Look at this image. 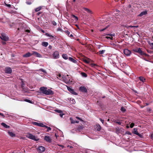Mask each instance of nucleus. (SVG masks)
Returning a JSON list of instances; mask_svg holds the SVG:
<instances>
[{
    "mask_svg": "<svg viewBox=\"0 0 153 153\" xmlns=\"http://www.w3.org/2000/svg\"><path fill=\"white\" fill-rule=\"evenodd\" d=\"M37 71H42V72H43V73H45L46 74L47 73L46 71L42 68H41V69H39L38 70H37Z\"/></svg>",
    "mask_w": 153,
    "mask_h": 153,
    "instance_id": "obj_27",
    "label": "nucleus"
},
{
    "mask_svg": "<svg viewBox=\"0 0 153 153\" xmlns=\"http://www.w3.org/2000/svg\"><path fill=\"white\" fill-rule=\"evenodd\" d=\"M73 17L74 18H75V20H78V17H77L76 16H75V15H73Z\"/></svg>",
    "mask_w": 153,
    "mask_h": 153,
    "instance_id": "obj_42",
    "label": "nucleus"
},
{
    "mask_svg": "<svg viewBox=\"0 0 153 153\" xmlns=\"http://www.w3.org/2000/svg\"><path fill=\"white\" fill-rule=\"evenodd\" d=\"M133 51L135 52H137V53H139L140 55H144L145 56H146L147 55V54L146 53H144L141 50V48H137L136 49H134L133 50Z\"/></svg>",
    "mask_w": 153,
    "mask_h": 153,
    "instance_id": "obj_4",
    "label": "nucleus"
},
{
    "mask_svg": "<svg viewBox=\"0 0 153 153\" xmlns=\"http://www.w3.org/2000/svg\"><path fill=\"white\" fill-rule=\"evenodd\" d=\"M45 127L46 128H47V130L46 131L47 132L49 131H50L51 130V128L50 127H48V126H45Z\"/></svg>",
    "mask_w": 153,
    "mask_h": 153,
    "instance_id": "obj_32",
    "label": "nucleus"
},
{
    "mask_svg": "<svg viewBox=\"0 0 153 153\" xmlns=\"http://www.w3.org/2000/svg\"><path fill=\"white\" fill-rule=\"evenodd\" d=\"M63 115H64V114H62V113H60V114H59V116L60 117H62Z\"/></svg>",
    "mask_w": 153,
    "mask_h": 153,
    "instance_id": "obj_55",
    "label": "nucleus"
},
{
    "mask_svg": "<svg viewBox=\"0 0 153 153\" xmlns=\"http://www.w3.org/2000/svg\"><path fill=\"white\" fill-rule=\"evenodd\" d=\"M124 54L127 56H130L131 53V51L128 49H125L123 51Z\"/></svg>",
    "mask_w": 153,
    "mask_h": 153,
    "instance_id": "obj_8",
    "label": "nucleus"
},
{
    "mask_svg": "<svg viewBox=\"0 0 153 153\" xmlns=\"http://www.w3.org/2000/svg\"><path fill=\"white\" fill-rule=\"evenodd\" d=\"M26 31L28 33H30V31L29 30H27Z\"/></svg>",
    "mask_w": 153,
    "mask_h": 153,
    "instance_id": "obj_58",
    "label": "nucleus"
},
{
    "mask_svg": "<svg viewBox=\"0 0 153 153\" xmlns=\"http://www.w3.org/2000/svg\"><path fill=\"white\" fill-rule=\"evenodd\" d=\"M151 138L153 139V133H152L151 135Z\"/></svg>",
    "mask_w": 153,
    "mask_h": 153,
    "instance_id": "obj_54",
    "label": "nucleus"
},
{
    "mask_svg": "<svg viewBox=\"0 0 153 153\" xmlns=\"http://www.w3.org/2000/svg\"><path fill=\"white\" fill-rule=\"evenodd\" d=\"M0 38L1 39L5 41H7L8 40V37L4 33H2L1 34V36Z\"/></svg>",
    "mask_w": 153,
    "mask_h": 153,
    "instance_id": "obj_7",
    "label": "nucleus"
},
{
    "mask_svg": "<svg viewBox=\"0 0 153 153\" xmlns=\"http://www.w3.org/2000/svg\"><path fill=\"white\" fill-rule=\"evenodd\" d=\"M139 78L140 80L143 82H144L145 81V79L142 76H140Z\"/></svg>",
    "mask_w": 153,
    "mask_h": 153,
    "instance_id": "obj_24",
    "label": "nucleus"
},
{
    "mask_svg": "<svg viewBox=\"0 0 153 153\" xmlns=\"http://www.w3.org/2000/svg\"><path fill=\"white\" fill-rule=\"evenodd\" d=\"M52 46L51 45H49V48L51 49V48Z\"/></svg>",
    "mask_w": 153,
    "mask_h": 153,
    "instance_id": "obj_59",
    "label": "nucleus"
},
{
    "mask_svg": "<svg viewBox=\"0 0 153 153\" xmlns=\"http://www.w3.org/2000/svg\"><path fill=\"white\" fill-rule=\"evenodd\" d=\"M55 111L59 113H62V111L61 110H55Z\"/></svg>",
    "mask_w": 153,
    "mask_h": 153,
    "instance_id": "obj_38",
    "label": "nucleus"
},
{
    "mask_svg": "<svg viewBox=\"0 0 153 153\" xmlns=\"http://www.w3.org/2000/svg\"><path fill=\"white\" fill-rule=\"evenodd\" d=\"M68 59L70 61L74 63H76L77 62V61L73 59V58L70 57L68 58Z\"/></svg>",
    "mask_w": 153,
    "mask_h": 153,
    "instance_id": "obj_18",
    "label": "nucleus"
},
{
    "mask_svg": "<svg viewBox=\"0 0 153 153\" xmlns=\"http://www.w3.org/2000/svg\"><path fill=\"white\" fill-rule=\"evenodd\" d=\"M83 128V126H79L78 128V129L80 131L81 130H82V129Z\"/></svg>",
    "mask_w": 153,
    "mask_h": 153,
    "instance_id": "obj_37",
    "label": "nucleus"
},
{
    "mask_svg": "<svg viewBox=\"0 0 153 153\" xmlns=\"http://www.w3.org/2000/svg\"><path fill=\"white\" fill-rule=\"evenodd\" d=\"M8 134L9 135L10 137H16V135L12 132H10V131H7Z\"/></svg>",
    "mask_w": 153,
    "mask_h": 153,
    "instance_id": "obj_14",
    "label": "nucleus"
},
{
    "mask_svg": "<svg viewBox=\"0 0 153 153\" xmlns=\"http://www.w3.org/2000/svg\"><path fill=\"white\" fill-rule=\"evenodd\" d=\"M126 133L127 134H128V135H131V132H129V131H127V132Z\"/></svg>",
    "mask_w": 153,
    "mask_h": 153,
    "instance_id": "obj_48",
    "label": "nucleus"
},
{
    "mask_svg": "<svg viewBox=\"0 0 153 153\" xmlns=\"http://www.w3.org/2000/svg\"><path fill=\"white\" fill-rule=\"evenodd\" d=\"M64 32L66 33L68 35V36L70 35V32L69 31L67 30L64 31Z\"/></svg>",
    "mask_w": 153,
    "mask_h": 153,
    "instance_id": "obj_36",
    "label": "nucleus"
},
{
    "mask_svg": "<svg viewBox=\"0 0 153 153\" xmlns=\"http://www.w3.org/2000/svg\"><path fill=\"white\" fill-rule=\"evenodd\" d=\"M147 13V11L146 10L141 12L139 15L138 16L141 17L144 15H146Z\"/></svg>",
    "mask_w": 153,
    "mask_h": 153,
    "instance_id": "obj_16",
    "label": "nucleus"
},
{
    "mask_svg": "<svg viewBox=\"0 0 153 153\" xmlns=\"http://www.w3.org/2000/svg\"><path fill=\"white\" fill-rule=\"evenodd\" d=\"M52 23L54 25H56L57 24L56 22L54 21H52Z\"/></svg>",
    "mask_w": 153,
    "mask_h": 153,
    "instance_id": "obj_43",
    "label": "nucleus"
},
{
    "mask_svg": "<svg viewBox=\"0 0 153 153\" xmlns=\"http://www.w3.org/2000/svg\"><path fill=\"white\" fill-rule=\"evenodd\" d=\"M60 146L62 147V148H63L64 147V146L63 145H61Z\"/></svg>",
    "mask_w": 153,
    "mask_h": 153,
    "instance_id": "obj_63",
    "label": "nucleus"
},
{
    "mask_svg": "<svg viewBox=\"0 0 153 153\" xmlns=\"http://www.w3.org/2000/svg\"><path fill=\"white\" fill-rule=\"evenodd\" d=\"M117 56L115 55L114 54L111 56L109 57V61L111 63L112 62L113 64L115 63V61L117 60Z\"/></svg>",
    "mask_w": 153,
    "mask_h": 153,
    "instance_id": "obj_2",
    "label": "nucleus"
},
{
    "mask_svg": "<svg viewBox=\"0 0 153 153\" xmlns=\"http://www.w3.org/2000/svg\"><path fill=\"white\" fill-rule=\"evenodd\" d=\"M101 127L99 125H97V131H100V129H101Z\"/></svg>",
    "mask_w": 153,
    "mask_h": 153,
    "instance_id": "obj_28",
    "label": "nucleus"
},
{
    "mask_svg": "<svg viewBox=\"0 0 153 153\" xmlns=\"http://www.w3.org/2000/svg\"><path fill=\"white\" fill-rule=\"evenodd\" d=\"M81 75H82V76H83L84 77H87V75L86 74H85V73H81Z\"/></svg>",
    "mask_w": 153,
    "mask_h": 153,
    "instance_id": "obj_33",
    "label": "nucleus"
},
{
    "mask_svg": "<svg viewBox=\"0 0 153 153\" xmlns=\"http://www.w3.org/2000/svg\"><path fill=\"white\" fill-rule=\"evenodd\" d=\"M62 56V58L65 59L67 60L68 59V56L66 54H63Z\"/></svg>",
    "mask_w": 153,
    "mask_h": 153,
    "instance_id": "obj_20",
    "label": "nucleus"
},
{
    "mask_svg": "<svg viewBox=\"0 0 153 153\" xmlns=\"http://www.w3.org/2000/svg\"><path fill=\"white\" fill-rule=\"evenodd\" d=\"M25 101L30 103L31 102L30 100L28 99H25Z\"/></svg>",
    "mask_w": 153,
    "mask_h": 153,
    "instance_id": "obj_46",
    "label": "nucleus"
},
{
    "mask_svg": "<svg viewBox=\"0 0 153 153\" xmlns=\"http://www.w3.org/2000/svg\"><path fill=\"white\" fill-rule=\"evenodd\" d=\"M70 120L71 121V123H79V121H78L77 120H73V118L72 117H70Z\"/></svg>",
    "mask_w": 153,
    "mask_h": 153,
    "instance_id": "obj_17",
    "label": "nucleus"
},
{
    "mask_svg": "<svg viewBox=\"0 0 153 153\" xmlns=\"http://www.w3.org/2000/svg\"><path fill=\"white\" fill-rule=\"evenodd\" d=\"M40 14V13H37V15H39V14Z\"/></svg>",
    "mask_w": 153,
    "mask_h": 153,
    "instance_id": "obj_64",
    "label": "nucleus"
},
{
    "mask_svg": "<svg viewBox=\"0 0 153 153\" xmlns=\"http://www.w3.org/2000/svg\"><path fill=\"white\" fill-rule=\"evenodd\" d=\"M70 102L73 104H74L75 103V101L74 99L72 98L71 99V101Z\"/></svg>",
    "mask_w": 153,
    "mask_h": 153,
    "instance_id": "obj_29",
    "label": "nucleus"
},
{
    "mask_svg": "<svg viewBox=\"0 0 153 153\" xmlns=\"http://www.w3.org/2000/svg\"><path fill=\"white\" fill-rule=\"evenodd\" d=\"M115 122L116 123L118 124L119 125H121V122H120V121H115Z\"/></svg>",
    "mask_w": 153,
    "mask_h": 153,
    "instance_id": "obj_39",
    "label": "nucleus"
},
{
    "mask_svg": "<svg viewBox=\"0 0 153 153\" xmlns=\"http://www.w3.org/2000/svg\"><path fill=\"white\" fill-rule=\"evenodd\" d=\"M137 135L138 136H139L140 137H142V136H143L142 134H140L139 133L138 134H137Z\"/></svg>",
    "mask_w": 153,
    "mask_h": 153,
    "instance_id": "obj_51",
    "label": "nucleus"
},
{
    "mask_svg": "<svg viewBox=\"0 0 153 153\" xmlns=\"http://www.w3.org/2000/svg\"><path fill=\"white\" fill-rule=\"evenodd\" d=\"M134 131L133 132V133L134 134H135L137 135V134H138L139 133L138 132L137 129H136L135 128H134Z\"/></svg>",
    "mask_w": 153,
    "mask_h": 153,
    "instance_id": "obj_25",
    "label": "nucleus"
},
{
    "mask_svg": "<svg viewBox=\"0 0 153 153\" xmlns=\"http://www.w3.org/2000/svg\"><path fill=\"white\" fill-rule=\"evenodd\" d=\"M32 55H34L36 56L37 57L39 58L42 57V56L37 52L35 51H32Z\"/></svg>",
    "mask_w": 153,
    "mask_h": 153,
    "instance_id": "obj_10",
    "label": "nucleus"
},
{
    "mask_svg": "<svg viewBox=\"0 0 153 153\" xmlns=\"http://www.w3.org/2000/svg\"><path fill=\"white\" fill-rule=\"evenodd\" d=\"M69 36L71 37H73V36L72 34H71L70 35V36Z\"/></svg>",
    "mask_w": 153,
    "mask_h": 153,
    "instance_id": "obj_60",
    "label": "nucleus"
},
{
    "mask_svg": "<svg viewBox=\"0 0 153 153\" xmlns=\"http://www.w3.org/2000/svg\"><path fill=\"white\" fill-rule=\"evenodd\" d=\"M107 35L110 36L112 37V36H114L115 34H108Z\"/></svg>",
    "mask_w": 153,
    "mask_h": 153,
    "instance_id": "obj_47",
    "label": "nucleus"
},
{
    "mask_svg": "<svg viewBox=\"0 0 153 153\" xmlns=\"http://www.w3.org/2000/svg\"><path fill=\"white\" fill-rule=\"evenodd\" d=\"M32 55V54H31L30 53L28 52L26 53V54H25L24 55H23V57L27 58V57H28Z\"/></svg>",
    "mask_w": 153,
    "mask_h": 153,
    "instance_id": "obj_15",
    "label": "nucleus"
},
{
    "mask_svg": "<svg viewBox=\"0 0 153 153\" xmlns=\"http://www.w3.org/2000/svg\"><path fill=\"white\" fill-rule=\"evenodd\" d=\"M24 137H20V139H24Z\"/></svg>",
    "mask_w": 153,
    "mask_h": 153,
    "instance_id": "obj_62",
    "label": "nucleus"
},
{
    "mask_svg": "<svg viewBox=\"0 0 153 153\" xmlns=\"http://www.w3.org/2000/svg\"><path fill=\"white\" fill-rule=\"evenodd\" d=\"M134 27V26H129L128 27Z\"/></svg>",
    "mask_w": 153,
    "mask_h": 153,
    "instance_id": "obj_56",
    "label": "nucleus"
},
{
    "mask_svg": "<svg viewBox=\"0 0 153 153\" xmlns=\"http://www.w3.org/2000/svg\"><path fill=\"white\" fill-rule=\"evenodd\" d=\"M42 7H41V6L39 7L36 8L35 9V10L36 12H38L40 10H41V9H42Z\"/></svg>",
    "mask_w": 153,
    "mask_h": 153,
    "instance_id": "obj_26",
    "label": "nucleus"
},
{
    "mask_svg": "<svg viewBox=\"0 0 153 153\" xmlns=\"http://www.w3.org/2000/svg\"><path fill=\"white\" fill-rule=\"evenodd\" d=\"M76 118L77 119L81 121H82L81 119L80 118H79V117H76Z\"/></svg>",
    "mask_w": 153,
    "mask_h": 153,
    "instance_id": "obj_50",
    "label": "nucleus"
},
{
    "mask_svg": "<svg viewBox=\"0 0 153 153\" xmlns=\"http://www.w3.org/2000/svg\"><path fill=\"white\" fill-rule=\"evenodd\" d=\"M53 58L54 59H57L59 58V52L57 51H56L53 52L52 54Z\"/></svg>",
    "mask_w": 153,
    "mask_h": 153,
    "instance_id": "obj_5",
    "label": "nucleus"
},
{
    "mask_svg": "<svg viewBox=\"0 0 153 153\" xmlns=\"http://www.w3.org/2000/svg\"><path fill=\"white\" fill-rule=\"evenodd\" d=\"M45 126H46L44 125L43 123H40L39 126L42 127H45Z\"/></svg>",
    "mask_w": 153,
    "mask_h": 153,
    "instance_id": "obj_31",
    "label": "nucleus"
},
{
    "mask_svg": "<svg viewBox=\"0 0 153 153\" xmlns=\"http://www.w3.org/2000/svg\"><path fill=\"white\" fill-rule=\"evenodd\" d=\"M100 120L101 122L102 123V124H103L104 120L102 119L101 118H100Z\"/></svg>",
    "mask_w": 153,
    "mask_h": 153,
    "instance_id": "obj_49",
    "label": "nucleus"
},
{
    "mask_svg": "<svg viewBox=\"0 0 153 153\" xmlns=\"http://www.w3.org/2000/svg\"><path fill=\"white\" fill-rule=\"evenodd\" d=\"M120 110L123 112H124L126 111L125 108L123 107L121 108Z\"/></svg>",
    "mask_w": 153,
    "mask_h": 153,
    "instance_id": "obj_30",
    "label": "nucleus"
},
{
    "mask_svg": "<svg viewBox=\"0 0 153 153\" xmlns=\"http://www.w3.org/2000/svg\"><path fill=\"white\" fill-rule=\"evenodd\" d=\"M106 38H107L108 39H110L112 40L113 39L112 37H109V36H106Z\"/></svg>",
    "mask_w": 153,
    "mask_h": 153,
    "instance_id": "obj_41",
    "label": "nucleus"
},
{
    "mask_svg": "<svg viewBox=\"0 0 153 153\" xmlns=\"http://www.w3.org/2000/svg\"><path fill=\"white\" fill-rule=\"evenodd\" d=\"M83 9L88 13H91V11L89 9L86 8H84Z\"/></svg>",
    "mask_w": 153,
    "mask_h": 153,
    "instance_id": "obj_22",
    "label": "nucleus"
},
{
    "mask_svg": "<svg viewBox=\"0 0 153 153\" xmlns=\"http://www.w3.org/2000/svg\"><path fill=\"white\" fill-rule=\"evenodd\" d=\"M45 35L47 36H48V37H51L52 38H55V36H52V35H51V34L48 33H46L45 34Z\"/></svg>",
    "mask_w": 153,
    "mask_h": 153,
    "instance_id": "obj_23",
    "label": "nucleus"
},
{
    "mask_svg": "<svg viewBox=\"0 0 153 153\" xmlns=\"http://www.w3.org/2000/svg\"><path fill=\"white\" fill-rule=\"evenodd\" d=\"M42 45L43 46L46 47L48 45V43L47 42H43L42 43Z\"/></svg>",
    "mask_w": 153,
    "mask_h": 153,
    "instance_id": "obj_21",
    "label": "nucleus"
},
{
    "mask_svg": "<svg viewBox=\"0 0 153 153\" xmlns=\"http://www.w3.org/2000/svg\"><path fill=\"white\" fill-rule=\"evenodd\" d=\"M44 139L46 141L49 143L51 142V139L50 138V137L49 136H45Z\"/></svg>",
    "mask_w": 153,
    "mask_h": 153,
    "instance_id": "obj_13",
    "label": "nucleus"
},
{
    "mask_svg": "<svg viewBox=\"0 0 153 153\" xmlns=\"http://www.w3.org/2000/svg\"><path fill=\"white\" fill-rule=\"evenodd\" d=\"M26 137L28 138L33 140L35 141H37L39 140V139L37 137L30 134H28Z\"/></svg>",
    "mask_w": 153,
    "mask_h": 153,
    "instance_id": "obj_3",
    "label": "nucleus"
},
{
    "mask_svg": "<svg viewBox=\"0 0 153 153\" xmlns=\"http://www.w3.org/2000/svg\"><path fill=\"white\" fill-rule=\"evenodd\" d=\"M1 125L5 128H10L9 126L7 125L6 123H2Z\"/></svg>",
    "mask_w": 153,
    "mask_h": 153,
    "instance_id": "obj_19",
    "label": "nucleus"
},
{
    "mask_svg": "<svg viewBox=\"0 0 153 153\" xmlns=\"http://www.w3.org/2000/svg\"><path fill=\"white\" fill-rule=\"evenodd\" d=\"M138 27V25H137V26H134V27Z\"/></svg>",
    "mask_w": 153,
    "mask_h": 153,
    "instance_id": "obj_61",
    "label": "nucleus"
},
{
    "mask_svg": "<svg viewBox=\"0 0 153 153\" xmlns=\"http://www.w3.org/2000/svg\"><path fill=\"white\" fill-rule=\"evenodd\" d=\"M5 72L7 74H10L12 73V70L10 67H6L5 69Z\"/></svg>",
    "mask_w": 153,
    "mask_h": 153,
    "instance_id": "obj_9",
    "label": "nucleus"
},
{
    "mask_svg": "<svg viewBox=\"0 0 153 153\" xmlns=\"http://www.w3.org/2000/svg\"><path fill=\"white\" fill-rule=\"evenodd\" d=\"M84 61L85 63H88L90 62V61H89L86 59Z\"/></svg>",
    "mask_w": 153,
    "mask_h": 153,
    "instance_id": "obj_45",
    "label": "nucleus"
},
{
    "mask_svg": "<svg viewBox=\"0 0 153 153\" xmlns=\"http://www.w3.org/2000/svg\"><path fill=\"white\" fill-rule=\"evenodd\" d=\"M134 123H131L130 124V128H132L134 127Z\"/></svg>",
    "mask_w": 153,
    "mask_h": 153,
    "instance_id": "obj_40",
    "label": "nucleus"
},
{
    "mask_svg": "<svg viewBox=\"0 0 153 153\" xmlns=\"http://www.w3.org/2000/svg\"><path fill=\"white\" fill-rule=\"evenodd\" d=\"M67 88L68 90L71 93L75 95H77V93H76L74 89H72L71 88L67 86Z\"/></svg>",
    "mask_w": 153,
    "mask_h": 153,
    "instance_id": "obj_6",
    "label": "nucleus"
},
{
    "mask_svg": "<svg viewBox=\"0 0 153 153\" xmlns=\"http://www.w3.org/2000/svg\"><path fill=\"white\" fill-rule=\"evenodd\" d=\"M40 90L42 93L46 95H51L53 93V91L51 89H48L47 90V88L44 87H41Z\"/></svg>",
    "mask_w": 153,
    "mask_h": 153,
    "instance_id": "obj_1",
    "label": "nucleus"
},
{
    "mask_svg": "<svg viewBox=\"0 0 153 153\" xmlns=\"http://www.w3.org/2000/svg\"><path fill=\"white\" fill-rule=\"evenodd\" d=\"M0 115L3 117H4V115L3 114L0 113Z\"/></svg>",
    "mask_w": 153,
    "mask_h": 153,
    "instance_id": "obj_53",
    "label": "nucleus"
},
{
    "mask_svg": "<svg viewBox=\"0 0 153 153\" xmlns=\"http://www.w3.org/2000/svg\"><path fill=\"white\" fill-rule=\"evenodd\" d=\"M40 123H38V122H34L33 123V124L34 125H36V126H39V125Z\"/></svg>",
    "mask_w": 153,
    "mask_h": 153,
    "instance_id": "obj_34",
    "label": "nucleus"
},
{
    "mask_svg": "<svg viewBox=\"0 0 153 153\" xmlns=\"http://www.w3.org/2000/svg\"><path fill=\"white\" fill-rule=\"evenodd\" d=\"M79 90L81 91L86 93L87 92V89L86 88V87L85 86H81L79 87Z\"/></svg>",
    "mask_w": 153,
    "mask_h": 153,
    "instance_id": "obj_12",
    "label": "nucleus"
},
{
    "mask_svg": "<svg viewBox=\"0 0 153 153\" xmlns=\"http://www.w3.org/2000/svg\"><path fill=\"white\" fill-rule=\"evenodd\" d=\"M105 50H102V51H100L99 52L100 53V54H103L105 53Z\"/></svg>",
    "mask_w": 153,
    "mask_h": 153,
    "instance_id": "obj_35",
    "label": "nucleus"
},
{
    "mask_svg": "<svg viewBox=\"0 0 153 153\" xmlns=\"http://www.w3.org/2000/svg\"><path fill=\"white\" fill-rule=\"evenodd\" d=\"M149 44L153 46V43H150Z\"/></svg>",
    "mask_w": 153,
    "mask_h": 153,
    "instance_id": "obj_57",
    "label": "nucleus"
},
{
    "mask_svg": "<svg viewBox=\"0 0 153 153\" xmlns=\"http://www.w3.org/2000/svg\"><path fill=\"white\" fill-rule=\"evenodd\" d=\"M6 6L9 7H11V5L10 4H6Z\"/></svg>",
    "mask_w": 153,
    "mask_h": 153,
    "instance_id": "obj_52",
    "label": "nucleus"
},
{
    "mask_svg": "<svg viewBox=\"0 0 153 153\" xmlns=\"http://www.w3.org/2000/svg\"><path fill=\"white\" fill-rule=\"evenodd\" d=\"M37 150L39 152L42 153L45 151V148L44 147L40 146L38 148Z\"/></svg>",
    "mask_w": 153,
    "mask_h": 153,
    "instance_id": "obj_11",
    "label": "nucleus"
},
{
    "mask_svg": "<svg viewBox=\"0 0 153 153\" xmlns=\"http://www.w3.org/2000/svg\"><path fill=\"white\" fill-rule=\"evenodd\" d=\"M26 3L27 4H28V5L30 4H31V2L28 1H26Z\"/></svg>",
    "mask_w": 153,
    "mask_h": 153,
    "instance_id": "obj_44",
    "label": "nucleus"
}]
</instances>
